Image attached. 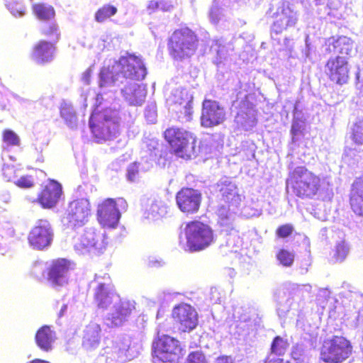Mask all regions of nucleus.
<instances>
[{
	"label": "nucleus",
	"mask_w": 363,
	"mask_h": 363,
	"mask_svg": "<svg viewBox=\"0 0 363 363\" xmlns=\"http://www.w3.org/2000/svg\"><path fill=\"white\" fill-rule=\"evenodd\" d=\"M255 313L253 310L247 306H238L235 308L233 316L238 323V327L242 329L243 331L249 333L252 329L255 323L253 316Z\"/></svg>",
	"instance_id": "29"
},
{
	"label": "nucleus",
	"mask_w": 363,
	"mask_h": 363,
	"mask_svg": "<svg viewBox=\"0 0 363 363\" xmlns=\"http://www.w3.org/2000/svg\"><path fill=\"white\" fill-rule=\"evenodd\" d=\"M159 1V9L163 11H169L173 9V4L172 1L169 0H160Z\"/></svg>",
	"instance_id": "59"
},
{
	"label": "nucleus",
	"mask_w": 363,
	"mask_h": 363,
	"mask_svg": "<svg viewBox=\"0 0 363 363\" xmlns=\"http://www.w3.org/2000/svg\"><path fill=\"white\" fill-rule=\"evenodd\" d=\"M218 45L217 57L215 60L216 65L221 64L225 60L228 56L231 55L233 51L234 47L230 42L225 43L224 40H218L216 41Z\"/></svg>",
	"instance_id": "40"
},
{
	"label": "nucleus",
	"mask_w": 363,
	"mask_h": 363,
	"mask_svg": "<svg viewBox=\"0 0 363 363\" xmlns=\"http://www.w3.org/2000/svg\"><path fill=\"white\" fill-rule=\"evenodd\" d=\"M223 16V10L221 8H220L218 1L215 0L213 2L209 11L210 21L213 23L216 24L220 21V20H221Z\"/></svg>",
	"instance_id": "48"
},
{
	"label": "nucleus",
	"mask_w": 363,
	"mask_h": 363,
	"mask_svg": "<svg viewBox=\"0 0 363 363\" xmlns=\"http://www.w3.org/2000/svg\"><path fill=\"white\" fill-rule=\"evenodd\" d=\"M218 217V223L222 227H225L227 230L233 228V223L235 219V214L229 211L227 206H221L217 210Z\"/></svg>",
	"instance_id": "37"
},
{
	"label": "nucleus",
	"mask_w": 363,
	"mask_h": 363,
	"mask_svg": "<svg viewBox=\"0 0 363 363\" xmlns=\"http://www.w3.org/2000/svg\"><path fill=\"white\" fill-rule=\"evenodd\" d=\"M119 112L114 106L104 108L99 113H94L89 121L90 128L98 142L111 140L120 133Z\"/></svg>",
	"instance_id": "4"
},
{
	"label": "nucleus",
	"mask_w": 363,
	"mask_h": 363,
	"mask_svg": "<svg viewBox=\"0 0 363 363\" xmlns=\"http://www.w3.org/2000/svg\"><path fill=\"white\" fill-rule=\"evenodd\" d=\"M21 188H30L34 185V180L30 176L21 177L14 182Z\"/></svg>",
	"instance_id": "53"
},
{
	"label": "nucleus",
	"mask_w": 363,
	"mask_h": 363,
	"mask_svg": "<svg viewBox=\"0 0 363 363\" xmlns=\"http://www.w3.org/2000/svg\"><path fill=\"white\" fill-rule=\"evenodd\" d=\"M138 173V167L137 164H131L127 169V178L130 182H134Z\"/></svg>",
	"instance_id": "56"
},
{
	"label": "nucleus",
	"mask_w": 363,
	"mask_h": 363,
	"mask_svg": "<svg viewBox=\"0 0 363 363\" xmlns=\"http://www.w3.org/2000/svg\"><path fill=\"white\" fill-rule=\"evenodd\" d=\"M107 244L104 233L90 228L74 240V249L79 255H97L104 252Z\"/></svg>",
	"instance_id": "8"
},
{
	"label": "nucleus",
	"mask_w": 363,
	"mask_h": 363,
	"mask_svg": "<svg viewBox=\"0 0 363 363\" xmlns=\"http://www.w3.org/2000/svg\"><path fill=\"white\" fill-rule=\"evenodd\" d=\"M117 12V9L111 5H105L97 11L95 14V19L98 22H103L108 18L115 15Z\"/></svg>",
	"instance_id": "44"
},
{
	"label": "nucleus",
	"mask_w": 363,
	"mask_h": 363,
	"mask_svg": "<svg viewBox=\"0 0 363 363\" xmlns=\"http://www.w3.org/2000/svg\"><path fill=\"white\" fill-rule=\"evenodd\" d=\"M107 244L104 233L90 228L74 240V249L79 255H97L104 252Z\"/></svg>",
	"instance_id": "9"
},
{
	"label": "nucleus",
	"mask_w": 363,
	"mask_h": 363,
	"mask_svg": "<svg viewBox=\"0 0 363 363\" xmlns=\"http://www.w3.org/2000/svg\"><path fill=\"white\" fill-rule=\"evenodd\" d=\"M352 140L358 145L363 144V118H357L351 128Z\"/></svg>",
	"instance_id": "42"
},
{
	"label": "nucleus",
	"mask_w": 363,
	"mask_h": 363,
	"mask_svg": "<svg viewBox=\"0 0 363 363\" xmlns=\"http://www.w3.org/2000/svg\"><path fill=\"white\" fill-rule=\"evenodd\" d=\"M55 51L52 42L40 40L33 48L32 58L38 64L50 62L54 59Z\"/></svg>",
	"instance_id": "27"
},
{
	"label": "nucleus",
	"mask_w": 363,
	"mask_h": 363,
	"mask_svg": "<svg viewBox=\"0 0 363 363\" xmlns=\"http://www.w3.org/2000/svg\"><path fill=\"white\" fill-rule=\"evenodd\" d=\"M119 298L120 296L112 289L110 284L98 282L94 292V301L98 308L108 309Z\"/></svg>",
	"instance_id": "24"
},
{
	"label": "nucleus",
	"mask_w": 363,
	"mask_h": 363,
	"mask_svg": "<svg viewBox=\"0 0 363 363\" xmlns=\"http://www.w3.org/2000/svg\"><path fill=\"white\" fill-rule=\"evenodd\" d=\"M357 78L358 80V85H360L361 87L363 89V69L358 72L357 74Z\"/></svg>",
	"instance_id": "64"
},
{
	"label": "nucleus",
	"mask_w": 363,
	"mask_h": 363,
	"mask_svg": "<svg viewBox=\"0 0 363 363\" xmlns=\"http://www.w3.org/2000/svg\"><path fill=\"white\" fill-rule=\"evenodd\" d=\"M198 39L194 32L188 28L176 30L169 41L171 56L176 60H182L193 55L197 48Z\"/></svg>",
	"instance_id": "7"
},
{
	"label": "nucleus",
	"mask_w": 363,
	"mask_h": 363,
	"mask_svg": "<svg viewBox=\"0 0 363 363\" xmlns=\"http://www.w3.org/2000/svg\"><path fill=\"white\" fill-rule=\"evenodd\" d=\"M4 141L9 145L18 146L20 138L18 135L11 130H5L3 134Z\"/></svg>",
	"instance_id": "50"
},
{
	"label": "nucleus",
	"mask_w": 363,
	"mask_h": 363,
	"mask_svg": "<svg viewBox=\"0 0 363 363\" xmlns=\"http://www.w3.org/2000/svg\"><path fill=\"white\" fill-rule=\"evenodd\" d=\"M181 352L179 340L164 335L155 342L153 358L163 362H173L179 358Z\"/></svg>",
	"instance_id": "12"
},
{
	"label": "nucleus",
	"mask_w": 363,
	"mask_h": 363,
	"mask_svg": "<svg viewBox=\"0 0 363 363\" xmlns=\"http://www.w3.org/2000/svg\"><path fill=\"white\" fill-rule=\"evenodd\" d=\"M350 252V247L345 241L338 242L334 250L333 258L337 262H343Z\"/></svg>",
	"instance_id": "43"
},
{
	"label": "nucleus",
	"mask_w": 363,
	"mask_h": 363,
	"mask_svg": "<svg viewBox=\"0 0 363 363\" xmlns=\"http://www.w3.org/2000/svg\"><path fill=\"white\" fill-rule=\"evenodd\" d=\"M311 286L298 285L294 283L285 284L277 294V314L281 318L298 315L302 311L305 293H310Z\"/></svg>",
	"instance_id": "2"
},
{
	"label": "nucleus",
	"mask_w": 363,
	"mask_h": 363,
	"mask_svg": "<svg viewBox=\"0 0 363 363\" xmlns=\"http://www.w3.org/2000/svg\"><path fill=\"white\" fill-rule=\"evenodd\" d=\"M113 352L118 356L119 362H123L135 358L139 354L138 347L131 345L128 337L117 339L113 343Z\"/></svg>",
	"instance_id": "25"
},
{
	"label": "nucleus",
	"mask_w": 363,
	"mask_h": 363,
	"mask_svg": "<svg viewBox=\"0 0 363 363\" xmlns=\"http://www.w3.org/2000/svg\"><path fill=\"white\" fill-rule=\"evenodd\" d=\"M74 269L73 264L66 259L53 260L48 267L47 280L55 289L67 284L70 271Z\"/></svg>",
	"instance_id": "14"
},
{
	"label": "nucleus",
	"mask_w": 363,
	"mask_h": 363,
	"mask_svg": "<svg viewBox=\"0 0 363 363\" xmlns=\"http://www.w3.org/2000/svg\"><path fill=\"white\" fill-rule=\"evenodd\" d=\"M274 17L275 20L272 30L276 33H281L287 28L295 26L298 14L293 4L288 1H283L277 7Z\"/></svg>",
	"instance_id": "16"
},
{
	"label": "nucleus",
	"mask_w": 363,
	"mask_h": 363,
	"mask_svg": "<svg viewBox=\"0 0 363 363\" xmlns=\"http://www.w3.org/2000/svg\"><path fill=\"white\" fill-rule=\"evenodd\" d=\"M55 340L56 333L48 325L41 327L35 335L37 345L45 352H49L52 350Z\"/></svg>",
	"instance_id": "31"
},
{
	"label": "nucleus",
	"mask_w": 363,
	"mask_h": 363,
	"mask_svg": "<svg viewBox=\"0 0 363 363\" xmlns=\"http://www.w3.org/2000/svg\"><path fill=\"white\" fill-rule=\"evenodd\" d=\"M235 121L244 130H251L256 125L255 111L252 107L241 108L238 112Z\"/></svg>",
	"instance_id": "32"
},
{
	"label": "nucleus",
	"mask_w": 363,
	"mask_h": 363,
	"mask_svg": "<svg viewBox=\"0 0 363 363\" xmlns=\"http://www.w3.org/2000/svg\"><path fill=\"white\" fill-rule=\"evenodd\" d=\"M91 68H89L87 69L83 74H82V80L86 84H89V82H90V77H91Z\"/></svg>",
	"instance_id": "63"
},
{
	"label": "nucleus",
	"mask_w": 363,
	"mask_h": 363,
	"mask_svg": "<svg viewBox=\"0 0 363 363\" xmlns=\"http://www.w3.org/2000/svg\"><path fill=\"white\" fill-rule=\"evenodd\" d=\"M225 120V111L218 102L205 100L201 116V124L205 128H211L223 123Z\"/></svg>",
	"instance_id": "19"
},
{
	"label": "nucleus",
	"mask_w": 363,
	"mask_h": 363,
	"mask_svg": "<svg viewBox=\"0 0 363 363\" xmlns=\"http://www.w3.org/2000/svg\"><path fill=\"white\" fill-rule=\"evenodd\" d=\"M147 73L140 57L127 54L101 69L99 86L101 89L120 87L122 96L129 105L141 106L145 100L147 91L143 85L135 82L143 80Z\"/></svg>",
	"instance_id": "1"
},
{
	"label": "nucleus",
	"mask_w": 363,
	"mask_h": 363,
	"mask_svg": "<svg viewBox=\"0 0 363 363\" xmlns=\"http://www.w3.org/2000/svg\"><path fill=\"white\" fill-rule=\"evenodd\" d=\"M355 155V151L354 150H346L343 155V160L345 162H347L349 164H354L353 162H350V157L352 155Z\"/></svg>",
	"instance_id": "62"
},
{
	"label": "nucleus",
	"mask_w": 363,
	"mask_h": 363,
	"mask_svg": "<svg viewBox=\"0 0 363 363\" xmlns=\"http://www.w3.org/2000/svg\"><path fill=\"white\" fill-rule=\"evenodd\" d=\"M10 13L16 18L23 16L26 13V8L21 1H11L6 4Z\"/></svg>",
	"instance_id": "47"
},
{
	"label": "nucleus",
	"mask_w": 363,
	"mask_h": 363,
	"mask_svg": "<svg viewBox=\"0 0 363 363\" xmlns=\"http://www.w3.org/2000/svg\"><path fill=\"white\" fill-rule=\"evenodd\" d=\"M213 363H234L230 356H220L217 357Z\"/></svg>",
	"instance_id": "61"
},
{
	"label": "nucleus",
	"mask_w": 363,
	"mask_h": 363,
	"mask_svg": "<svg viewBox=\"0 0 363 363\" xmlns=\"http://www.w3.org/2000/svg\"><path fill=\"white\" fill-rule=\"evenodd\" d=\"M52 238V229L46 220H38L28 238L30 245L35 250H43L49 247Z\"/></svg>",
	"instance_id": "17"
},
{
	"label": "nucleus",
	"mask_w": 363,
	"mask_h": 363,
	"mask_svg": "<svg viewBox=\"0 0 363 363\" xmlns=\"http://www.w3.org/2000/svg\"><path fill=\"white\" fill-rule=\"evenodd\" d=\"M288 182L294 193L301 198H313L323 189L320 179L304 167H296Z\"/></svg>",
	"instance_id": "6"
},
{
	"label": "nucleus",
	"mask_w": 363,
	"mask_h": 363,
	"mask_svg": "<svg viewBox=\"0 0 363 363\" xmlns=\"http://www.w3.org/2000/svg\"><path fill=\"white\" fill-rule=\"evenodd\" d=\"M41 32L44 35L49 38L52 43L58 41L60 36L58 26L52 20L43 23Z\"/></svg>",
	"instance_id": "41"
},
{
	"label": "nucleus",
	"mask_w": 363,
	"mask_h": 363,
	"mask_svg": "<svg viewBox=\"0 0 363 363\" xmlns=\"http://www.w3.org/2000/svg\"><path fill=\"white\" fill-rule=\"evenodd\" d=\"M214 240L211 228L200 221L187 223L179 235L181 247L189 252L203 250L213 243Z\"/></svg>",
	"instance_id": "3"
},
{
	"label": "nucleus",
	"mask_w": 363,
	"mask_h": 363,
	"mask_svg": "<svg viewBox=\"0 0 363 363\" xmlns=\"http://www.w3.org/2000/svg\"><path fill=\"white\" fill-rule=\"evenodd\" d=\"M135 302L121 298L111 308L104 318L105 324L109 328L123 325L128 321L133 310Z\"/></svg>",
	"instance_id": "15"
},
{
	"label": "nucleus",
	"mask_w": 363,
	"mask_h": 363,
	"mask_svg": "<svg viewBox=\"0 0 363 363\" xmlns=\"http://www.w3.org/2000/svg\"><path fill=\"white\" fill-rule=\"evenodd\" d=\"M3 175L9 182L15 177L16 169L13 165L4 164L2 168Z\"/></svg>",
	"instance_id": "54"
},
{
	"label": "nucleus",
	"mask_w": 363,
	"mask_h": 363,
	"mask_svg": "<svg viewBox=\"0 0 363 363\" xmlns=\"http://www.w3.org/2000/svg\"><path fill=\"white\" fill-rule=\"evenodd\" d=\"M106 88L101 89V91L96 96V108L94 110V113H99L100 111H103V108L107 107V108H113L114 106L116 108V109L119 111L117 106L118 104H111V101L113 100V90L111 89V88H109V94H107L105 92V90Z\"/></svg>",
	"instance_id": "35"
},
{
	"label": "nucleus",
	"mask_w": 363,
	"mask_h": 363,
	"mask_svg": "<svg viewBox=\"0 0 363 363\" xmlns=\"http://www.w3.org/2000/svg\"><path fill=\"white\" fill-rule=\"evenodd\" d=\"M62 194V186L55 180H50L39 194L38 202L44 208L55 207L59 202Z\"/></svg>",
	"instance_id": "23"
},
{
	"label": "nucleus",
	"mask_w": 363,
	"mask_h": 363,
	"mask_svg": "<svg viewBox=\"0 0 363 363\" xmlns=\"http://www.w3.org/2000/svg\"><path fill=\"white\" fill-rule=\"evenodd\" d=\"M304 129L303 120L298 121V104L294 106V120L291 129V134L292 135V140L294 141L295 137L298 135Z\"/></svg>",
	"instance_id": "45"
},
{
	"label": "nucleus",
	"mask_w": 363,
	"mask_h": 363,
	"mask_svg": "<svg viewBox=\"0 0 363 363\" xmlns=\"http://www.w3.org/2000/svg\"><path fill=\"white\" fill-rule=\"evenodd\" d=\"M167 204L161 199H150L145 210L147 218L159 219L164 217L167 213Z\"/></svg>",
	"instance_id": "33"
},
{
	"label": "nucleus",
	"mask_w": 363,
	"mask_h": 363,
	"mask_svg": "<svg viewBox=\"0 0 363 363\" xmlns=\"http://www.w3.org/2000/svg\"><path fill=\"white\" fill-rule=\"evenodd\" d=\"M193 95L187 89L179 87L172 91L167 99L169 108L175 113L184 114L185 121L191 119Z\"/></svg>",
	"instance_id": "13"
},
{
	"label": "nucleus",
	"mask_w": 363,
	"mask_h": 363,
	"mask_svg": "<svg viewBox=\"0 0 363 363\" xmlns=\"http://www.w3.org/2000/svg\"><path fill=\"white\" fill-rule=\"evenodd\" d=\"M333 45L336 52L345 55H350L354 47L352 40L346 36H341L335 40H333Z\"/></svg>",
	"instance_id": "39"
},
{
	"label": "nucleus",
	"mask_w": 363,
	"mask_h": 363,
	"mask_svg": "<svg viewBox=\"0 0 363 363\" xmlns=\"http://www.w3.org/2000/svg\"><path fill=\"white\" fill-rule=\"evenodd\" d=\"M277 259L279 264L284 267H291L294 261V254L293 252L282 249L277 254Z\"/></svg>",
	"instance_id": "46"
},
{
	"label": "nucleus",
	"mask_w": 363,
	"mask_h": 363,
	"mask_svg": "<svg viewBox=\"0 0 363 363\" xmlns=\"http://www.w3.org/2000/svg\"><path fill=\"white\" fill-rule=\"evenodd\" d=\"M60 117L65 123L70 128H74L77 125V116L71 102L62 101L60 106Z\"/></svg>",
	"instance_id": "34"
},
{
	"label": "nucleus",
	"mask_w": 363,
	"mask_h": 363,
	"mask_svg": "<svg viewBox=\"0 0 363 363\" xmlns=\"http://www.w3.org/2000/svg\"><path fill=\"white\" fill-rule=\"evenodd\" d=\"M157 9H159L158 1L151 0L148 1L147 5V11L150 14L155 12Z\"/></svg>",
	"instance_id": "60"
},
{
	"label": "nucleus",
	"mask_w": 363,
	"mask_h": 363,
	"mask_svg": "<svg viewBox=\"0 0 363 363\" xmlns=\"http://www.w3.org/2000/svg\"><path fill=\"white\" fill-rule=\"evenodd\" d=\"M292 230H293V227L291 225L286 224V225L280 226L277 229V233L279 237L286 238L291 235V233H292Z\"/></svg>",
	"instance_id": "57"
},
{
	"label": "nucleus",
	"mask_w": 363,
	"mask_h": 363,
	"mask_svg": "<svg viewBox=\"0 0 363 363\" xmlns=\"http://www.w3.org/2000/svg\"><path fill=\"white\" fill-rule=\"evenodd\" d=\"M164 135L175 155L179 157L191 159L199 152L196 137L183 128L170 127L164 131Z\"/></svg>",
	"instance_id": "5"
},
{
	"label": "nucleus",
	"mask_w": 363,
	"mask_h": 363,
	"mask_svg": "<svg viewBox=\"0 0 363 363\" xmlns=\"http://www.w3.org/2000/svg\"><path fill=\"white\" fill-rule=\"evenodd\" d=\"M350 205L354 213L363 216V176L357 179L352 184Z\"/></svg>",
	"instance_id": "30"
},
{
	"label": "nucleus",
	"mask_w": 363,
	"mask_h": 363,
	"mask_svg": "<svg viewBox=\"0 0 363 363\" xmlns=\"http://www.w3.org/2000/svg\"><path fill=\"white\" fill-rule=\"evenodd\" d=\"M101 328L99 324L91 322L84 330L82 338V345L88 350L97 348L101 342Z\"/></svg>",
	"instance_id": "26"
},
{
	"label": "nucleus",
	"mask_w": 363,
	"mask_h": 363,
	"mask_svg": "<svg viewBox=\"0 0 363 363\" xmlns=\"http://www.w3.org/2000/svg\"><path fill=\"white\" fill-rule=\"evenodd\" d=\"M48 267L43 262H35L32 267L31 273L38 279H44L47 277L45 272L48 271Z\"/></svg>",
	"instance_id": "49"
},
{
	"label": "nucleus",
	"mask_w": 363,
	"mask_h": 363,
	"mask_svg": "<svg viewBox=\"0 0 363 363\" xmlns=\"http://www.w3.org/2000/svg\"><path fill=\"white\" fill-rule=\"evenodd\" d=\"M91 214V206L88 199H79L70 202L62 222L72 228L84 225Z\"/></svg>",
	"instance_id": "11"
},
{
	"label": "nucleus",
	"mask_w": 363,
	"mask_h": 363,
	"mask_svg": "<svg viewBox=\"0 0 363 363\" xmlns=\"http://www.w3.org/2000/svg\"><path fill=\"white\" fill-rule=\"evenodd\" d=\"M144 155H142V160L147 163H152L155 161L157 155L160 152V143L155 139H147L143 143Z\"/></svg>",
	"instance_id": "36"
},
{
	"label": "nucleus",
	"mask_w": 363,
	"mask_h": 363,
	"mask_svg": "<svg viewBox=\"0 0 363 363\" xmlns=\"http://www.w3.org/2000/svg\"><path fill=\"white\" fill-rule=\"evenodd\" d=\"M113 203L116 208L118 209L119 213H121L122 211H126L127 209L128 203L123 198H118L116 200L113 199Z\"/></svg>",
	"instance_id": "58"
},
{
	"label": "nucleus",
	"mask_w": 363,
	"mask_h": 363,
	"mask_svg": "<svg viewBox=\"0 0 363 363\" xmlns=\"http://www.w3.org/2000/svg\"><path fill=\"white\" fill-rule=\"evenodd\" d=\"M352 352V347L345 338L336 336L324 342L320 358L326 363H341L347 359Z\"/></svg>",
	"instance_id": "10"
},
{
	"label": "nucleus",
	"mask_w": 363,
	"mask_h": 363,
	"mask_svg": "<svg viewBox=\"0 0 363 363\" xmlns=\"http://www.w3.org/2000/svg\"><path fill=\"white\" fill-rule=\"evenodd\" d=\"M303 354L304 349L302 345H297L293 347L291 351V357L294 360L298 362L302 361Z\"/></svg>",
	"instance_id": "55"
},
{
	"label": "nucleus",
	"mask_w": 363,
	"mask_h": 363,
	"mask_svg": "<svg viewBox=\"0 0 363 363\" xmlns=\"http://www.w3.org/2000/svg\"><path fill=\"white\" fill-rule=\"evenodd\" d=\"M157 107L155 103L147 105L145 109V117L148 123H155L157 121Z\"/></svg>",
	"instance_id": "51"
},
{
	"label": "nucleus",
	"mask_w": 363,
	"mask_h": 363,
	"mask_svg": "<svg viewBox=\"0 0 363 363\" xmlns=\"http://www.w3.org/2000/svg\"><path fill=\"white\" fill-rule=\"evenodd\" d=\"M325 72L331 81L339 84H345L349 77L347 60L343 56L330 58L325 66Z\"/></svg>",
	"instance_id": "20"
},
{
	"label": "nucleus",
	"mask_w": 363,
	"mask_h": 363,
	"mask_svg": "<svg viewBox=\"0 0 363 363\" xmlns=\"http://www.w3.org/2000/svg\"><path fill=\"white\" fill-rule=\"evenodd\" d=\"M187 363H208L205 354L201 351H194L189 354Z\"/></svg>",
	"instance_id": "52"
},
{
	"label": "nucleus",
	"mask_w": 363,
	"mask_h": 363,
	"mask_svg": "<svg viewBox=\"0 0 363 363\" xmlns=\"http://www.w3.org/2000/svg\"><path fill=\"white\" fill-rule=\"evenodd\" d=\"M218 188L225 202L236 205L240 201L241 198L238 194L237 187L229 178L221 179L218 184Z\"/></svg>",
	"instance_id": "28"
},
{
	"label": "nucleus",
	"mask_w": 363,
	"mask_h": 363,
	"mask_svg": "<svg viewBox=\"0 0 363 363\" xmlns=\"http://www.w3.org/2000/svg\"><path fill=\"white\" fill-rule=\"evenodd\" d=\"M99 222L105 228H115L119 222L121 213L116 208L113 199H108L98 206Z\"/></svg>",
	"instance_id": "22"
},
{
	"label": "nucleus",
	"mask_w": 363,
	"mask_h": 363,
	"mask_svg": "<svg viewBox=\"0 0 363 363\" xmlns=\"http://www.w3.org/2000/svg\"><path fill=\"white\" fill-rule=\"evenodd\" d=\"M172 318L179 330L189 332L198 324V314L196 310L189 304L182 303L172 310Z\"/></svg>",
	"instance_id": "18"
},
{
	"label": "nucleus",
	"mask_w": 363,
	"mask_h": 363,
	"mask_svg": "<svg viewBox=\"0 0 363 363\" xmlns=\"http://www.w3.org/2000/svg\"><path fill=\"white\" fill-rule=\"evenodd\" d=\"M176 201L178 207L182 212L193 213L199 208L201 194L193 189H182L177 193Z\"/></svg>",
	"instance_id": "21"
},
{
	"label": "nucleus",
	"mask_w": 363,
	"mask_h": 363,
	"mask_svg": "<svg viewBox=\"0 0 363 363\" xmlns=\"http://www.w3.org/2000/svg\"><path fill=\"white\" fill-rule=\"evenodd\" d=\"M33 9L38 18L44 21V23L52 21L55 17V10L53 7L50 5L38 4L34 5Z\"/></svg>",
	"instance_id": "38"
}]
</instances>
